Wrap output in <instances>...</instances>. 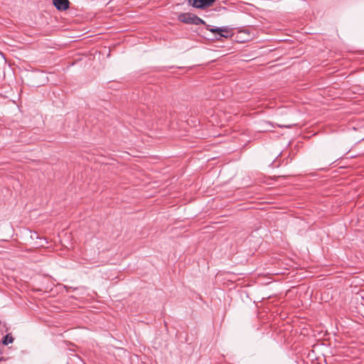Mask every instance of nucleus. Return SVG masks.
I'll return each mask as SVG.
<instances>
[{
    "mask_svg": "<svg viewBox=\"0 0 364 364\" xmlns=\"http://www.w3.org/2000/svg\"><path fill=\"white\" fill-rule=\"evenodd\" d=\"M183 23L195 25L205 24V21L193 14H183Z\"/></svg>",
    "mask_w": 364,
    "mask_h": 364,
    "instance_id": "obj_2",
    "label": "nucleus"
},
{
    "mask_svg": "<svg viewBox=\"0 0 364 364\" xmlns=\"http://www.w3.org/2000/svg\"><path fill=\"white\" fill-rule=\"evenodd\" d=\"M53 4L59 11H65L69 9L70 2L69 0H53Z\"/></svg>",
    "mask_w": 364,
    "mask_h": 364,
    "instance_id": "obj_3",
    "label": "nucleus"
},
{
    "mask_svg": "<svg viewBox=\"0 0 364 364\" xmlns=\"http://www.w3.org/2000/svg\"><path fill=\"white\" fill-rule=\"evenodd\" d=\"M215 0H188V4L196 9H205L211 6Z\"/></svg>",
    "mask_w": 364,
    "mask_h": 364,
    "instance_id": "obj_1",
    "label": "nucleus"
},
{
    "mask_svg": "<svg viewBox=\"0 0 364 364\" xmlns=\"http://www.w3.org/2000/svg\"><path fill=\"white\" fill-rule=\"evenodd\" d=\"M2 360H3V359H2V358H0V362H1Z\"/></svg>",
    "mask_w": 364,
    "mask_h": 364,
    "instance_id": "obj_8",
    "label": "nucleus"
},
{
    "mask_svg": "<svg viewBox=\"0 0 364 364\" xmlns=\"http://www.w3.org/2000/svg\"><path fill=\"white\" fill-rule=\"evenodd\" d=\"M208 29L213 33L218 34L220 38L223 37V38H228L232 36L231 31L228 27H220V28H208Z\"/></svg>",
    "mask_w": 364,
    "mask_h": 364,
    "instance_id": "obj_4",
    "label": "nucleus"
},
{
    "mask_svg": "<svg viewBox=\"0 0 364 364\" xmlns=\"http://www.w3.org/2000/svg\"><path fill=\"white\" fill-rule=\"evenodd\" d=\"M31 239H39V240H43L44 241H46V239L45 238H43V237H40L38 235V233L36 232H34L31 235Z\"/></svg>",
    "mask_w": 364,
    "mask_h": 364,
    "instance_id": "obj_6",
    "label": "nucleus"
},
{
    "mask_svg": "<svg viewBox=\"0 0 364 364\" xmlns=\"http://www.w3.org/2000/svg\"><path fill=\"white\" fill-rule=\"evenodd\" d=\"M178 18L180 21H182V14L178 15Z\"/></svg>",
    "mask_w": 364,
    "mask_h": 364,
    "instance_id": "obj_7",
    "label": "nucleus"
},
{
    "mask_svg": "<svg viewBox=\"0 0 364 364\" xmlns=\"http://www.w3.org/2000/svg\"><path fill=\"white\" fill-rule=\"evenodd\" d=\"M14 341V337L11 333H7L5 336L2 338V343L5 346H7L10 343H12Z\"/></svg>",
    "mask_w": 364,
    "mask_h": 364,
    "instance_id": "obj_5",
    "label": "nucleus"
},
{
    "mask_svg": "<svg viewBox=\"0 0 364 364\" xmlns=\"http://www.w3.org/2000/svg\"><path fill=\"white\" fill-rule=\"evenodd\" d=\"M1 324V321H0V325Z\"/></svg>",
    "mask_w": 364,
    "mask_h": 364,
    "instance_id": "obj_9",
    "label": "nucleus"
}]
</instances>
